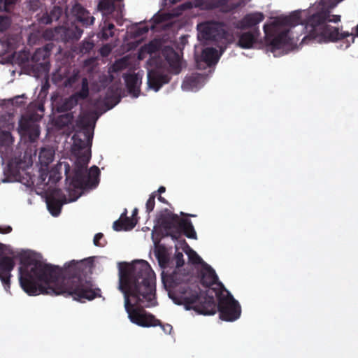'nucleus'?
Returning <instances> with one entry per match:
<instances>
[{
    "mask_svg": "<svg viewBox=\"0 0 358 358\" xmlns=\"http://www.w3.org/2000/svg\"><path fill=\"white\" fill-rule=\"evenodd\" d=\"M180 0H164L166 4H173Z\"/></svg>",
    "mask_w": 358,
    "mask_h": 358,
    "instance_id": "obj_38",
    "label": "nucleus"
},
{
    "mask_svg": "<svg viewBox=\"0 0 358 358\" xmlns=\"http://www.w3.org/2000/svg\"><path fill=\"white\" fill-rule=\"evenodd\" d=\"M10 21L8 17L0 16V31L6 30L10 25Z\"/></svg>",
    "mask_w": 358,
    "mask_h": 358,
    "instance_id": "obj_27",
    "label": "nucleus"
},
{
    "mask_svg": "<svg viewBox=\"0 0 358 358\" xmlns=\"http://www.w3.org/2000/svg\"><path fill=\"white\" fill-rule=\"evenodd\" d=\"M356 36H358V24L356 27Z\"/></svg>",
    "mask_w": 358,
    "mask_h": 358,
    "instance_id": "obj_46",
    "label": "nucleus"
},
{
    "mask_svg": "<svg viewBox=\"0 0 358 358\" xmlns=\"http://www.w3.org/2000/svg\"><path fill=\"white\" fill-rule=\"evenodd\" d=\"M71 118V116H70L69 115H64V116H62V120L65 119V121H66V122H70Z\"/></svg>",
    "mask_w": 358,
    "mask_h": 358,
    "instance_id": "obj_40",
    "label": "nucleus"
},
{
    "mask_svg": "<svg viewBox=\"0 0 358 358\" xmlns=\"http://www.w3.org/2000/svg\"><path fill=\"white\" fill-rule=\"evenodd\" d=\"M152 239L155 244V255L158 260L159 264L162 268H165L169 261V253L167 249L157 243L154 238V234L152 233Z\"/></svg>",
    "mask_w": 358,
    "mask_h": 358,
    "instance_id": "obj_14",
    "label": "nucleus"
},
{
    "mask_svg": "<svg viewBox=\"0 0 358 358\" xmlns=\"http://www.w3.org/2000/svg\"><path fill=\"white\" fill-rule=\"evenodd\" d=\"M99 9L103 12V15L110 14L114 8L113 0H101L99 3Z\"/></svg>",
    "mask_w": 358,
    "mask_h": 358,
    "instance_id": "obj_22",
    "label": "nucleus"
},
{
    "mask_svg": "<svg viewBox=\"0 0 358 358\" xmlns=\"http://www.w3.org/2000/svg\"><path fill=\"white\" fill-rule=\"evenodd\" d=\"M336 19H337L336 20H337V23H338V22L341 21V15H337Z\"/></svg>",
    "mask_w": 358,
    "mask_h": 358,
    "instance_id": "obj_45",
    "label": "nucleus"
},
{
    "mask_svg": "<svg viewBox=\"0 0 358 358\" xmlns=\"http://www.w3.org/2000/svg\"><path fill=\"white\" fill-rule=\"evenodd\" d=\"M152 29H166L173 22L172 15L169 13H159L152 18Z\"/></svg>",
    "mask_w": 358,
    "mask_h": 358,
    "instance_id": "obj_13",
    "label": "nucleus"
},
{
    "mask_svg": "<svg viewBox=\"0 0 358 358\" xmlns=\"http://www.w3.org/2000/svg\"><path fill=\"white\" fill-rule=\"evenodd\" d=\"M17 0H0V11H8Z\"/></svg>",
    "mask_w": 358,
    "mask_h": 358,
    "instance_id": "obj_26",
    "label": "nucleus"
},
{
    "mask_svg": "<svg viewBox=\"0 0 358 358\" xmlns=\"http://www.w3.org/2000/svg\"><path fill=\"white\" fill-rule=\"evenodd\" d=\"M355 35L348 31H343L337 27V49L345 50L354 43Z\"/></svg>",
    "mask_w": 358,
    "mask_h": 358,
    "instance_id": "obj_11",
    "label": "nucleus"
},
{
    "mask_svg": "<svg viewBox=\"0 0 358 358\" xmlns=\"http://www.w3.org/2000/svg\"><path fill=\"white\" fill-rule=\"evenodd\" d=\"M11 230V228L10 227H6L5 228H1L0 227V233H2V234H7V233H9Z\"/></svg>",
    "mask_w": 358,
    "mask_h": 358,
    "instance_id": "obj_37",
    "label": "nucleus"
},
{
    "mask_svg": "<svg viewBox=\"0 0 358 358\" xmlns=\"http://www.w3.org/2000/svg\"><path fill=\"white\" fill-rule=\"evenodd\" d=\"M158 199L162 201V202H165V199L164 198H163L162 196H159Z\"/></svg>",
    "mask_w": 358,
    "mask_h": 358,
    "instance_id": "obj_44",
    "label": "nucleus"
},
{
    "mask_svg": "<svg viewBox=\"0 0 358 358\" xmlns=\"http://www.w3.org/2000/svg\"><path fill=\"white\" fill-rule=\"evenodd\" d=\"M336 0H321L314 3L308 10L298 11L292 15V19L302 21L307 18L305 27L303 24L289 27L288 20L280 18L271 19L264 27L265 38L269 50L275 57L280 56L292 50L299 40V33L303 29L306 35L302 43L311 38L320 43L334 42L336 38V29L329 23L336 22L332 14Z\"/></svg>",
    "mask_w": 358,
    "mask_h": 358,
    "instance_id": "obj_1",
    "label": "nucleus"
},
{
    "mask_svg": "<svg viewBox=\"0 0 358 358\" xmlns=\"http://www.w3.org/2000/svg\"><path fill=\"white\" fill-rule=\"evenodd\" d=\"M80 35H81V31H79V32H78V36H80Z\"/></svg>",
    "mask_w": 358,
    "mask_h": 358,
    "instance_id": "obj_49",
    "label": "nucleus"
},
{
    "mask_svg": "<svg viewBox=\"0 0 358 358\" xmlns=\"http://www.w3.org/2000/svg\"><path fill=\"white\" fill-rule=\"evenodd\" d=\"M336 1H337V4H338V3H340L341 1H342L343 0H336Z\"/></svg>",
    "mask_w": 358,
    "mask_h": 358,
    "instance_id": "obj_48",
    "label": "nucleus"
},
{
    "mask_svg": "<svg viewBox=\"0 0 358 358\" xmlns=\"http://www.w3.org/2000/svg\"><path fill=\"white\" fill-rule=\"evenodd\" d=\"M141 80L142 75H140L139 73L129 74L124 77L127 87L134 97H137L138 96Z\"/></svg>",
    "mask_w": 358,
    "mask_h": 358,
    "instance_id": "obj_12",
    "label": "nucleus"
},
{
    "mask_svg": "<svg viewBox=\"0 0 358 358\" xmlns=\"http://www.w3.org/2000/svg\"><path fill=\"white\" fill-rule=\"evenodd\" d=\"M55 150L50 147L41 148L38 155L37 166L42 181H45L50 173V164L54 161Z\"/></svg>",
    "mask_w": 358,
    "mask_h": 358,
    "instance_id": "obj_9",
    "label": "nucleus"
},
{
    "mask_svg": "<svg viewBox=\"0 0 358 358\" xmlns=\"http://www.w3.org/2000/svg\"><path fill=\"white\" fill-rule=\"evenodd\" d=\"M126 213H127V210H125V211L122 214V216L120 217V218L113 223V229L115 231H121V230L128 231V230H131L136 224L137 220H136V217H131V218L125 217V218H123V215H125Z\"/></svg>",
    "mask_w": 358,
    "mask_h": 358,
    "instance_id": "obj_16",
    "label": "nucleus"
},
{
    "mask_svg": "<svg viewBox=\"0 0 358 358\" xmlns=\"http://www.w3.org/2000/svg\"><path fill=\"white\" fill-rule=\"evenodd\" d=\"M72 138L73 150L76 157L73 178L71 179V176L69 174V164L62 162L57 164L55 170H52V173L49 176V180L53 182L59 180L61 178L59 171L64 167L66 180H70L68 187L70 195L69 199L62 195L61 191L57 189H53L47 193L45 199L47 208L53 216H57L60 213L64 203L76 201L81 196L84 189L95 187L99 183V168L92 166L88 171L86 170L91 157L89 134L85 131H80L74 134Z\"/></svg>",
    "mask_w": 358,
    "mask_h": 358,
    "instance_id": "obj_4",
    "label": "nucleus"
},
{
    "mask_svg": "<svg viewBox=\"0 0 358 358\" xmlns=\"http://www.w3.org/2000/svg\"><path fill=\"white\" fill-rule=\"evenodd\" d=\"M158 50V43L152 41L142 47L138 52L139 60L149 57L147 63L148 85L150 89L157 92L162 85L168 83V76L162 75V69H167L173 73H179L182 68V62L180 55L172 48H166L163 51L164 61H162L159 55H155Z\"/></svg>",
    "mask_w": 358,
    "mask_h": 358,
    "instance_id": "obj_6",
    "label": "nucleus"
},
{
    "mask_svg": "<svg viewBox=\"0 0 358 358\" xmlns=\"http://www.w3.org/2000/svg\"><path fill=\"white\" fill-rule=\"evenodd\" d=\"M183 229H184L185 235L188 238H194V239L196 238V233L194 231V227L190 222L184 223Z\"/></svg>",
    "mask_w": 358,
    "mask_h": 358,
    "instance_id": "obj_23",
    "label": "nucleus"
},
{
    "mask_svg": "<svg viewBox=\"0 0 358 358\" xmlns=\"http://www.w3.org/2000/svg\"><path fill=\"white\" fill-rule=\"evenodd\" d=\"M257 42V33L245 32L240 35L238 45L243 48H251Z\"/></svg>",
    "mask_w": 358,
    "mask_h": 358,
    "instance_id": "obj_19",
    "label": "nucleus"
},
{
    "mask_svg": "<svg viewBox=\"0 0 358 358\" xmlns=\"http://www.w3.org/2000/svg\"><path fill=\"white\" fill-rule=\"evenodd\" d=\"M161 327H162L163 331L166 334H170L171 332V330H172L171 325L167 324H165V325H162Z\"/></svg>",
    "mask_w": 358,
    "mask_h": 358,
    "instance_id": "obj_35",
    "label": "nucleus"
},
{
    "mask_svg": "<svg viewBox=\"0 0 358 358\" xmlns=\"http://www.w3.org/2000/svg\"><path fill=\"white\" fill-rule=\"evenodd\" d=\"M71 13L78 21L85 24H92L94 22V17L89 16V13L79 4H76L72 7Z\"/></svg>",
    "mask_w": 358,
    "mask_h": 358,
    "instance_id": "obj_15",
    "label": "nucleus"
},
{
    "mask_svg": "<svg viewBox=\"0 0 358 358\" xmlns=\"http://www.w3.org/2000/svg\"><path fill=\"white\" fill-rule=\"evenodd\" d=\"M20 257L19 281L29 296L39 294L71 296V278L63 277L62 268L42 263L31 251H15L0 243V280L4 291L11 295L10 272L14 268L13 258Z\"/></svg>",
    "mask_w": 358,
    "mask_h": 358,
    "instance_id": "obj_2",
    "label": "nucleus"
},
{
    "mask_svg": "<svg viewBox=\"0 0 358 358\" xmlns=\"http://www.w3.org/2000/svg\"><path fill=\"white\" fill-rule=\"evenodd\" d=\"M62 13V10L59 7H55L51 11L50 15L43 17L41 22L44 24L51 23L54 20H57Z\"/></svg>",
    "mask_w": 358,
    "mask_h": 358,
    "instance_id": "obj_21",
    "label": "nucleus"
},
{
    "mask_svg": "<svg viewBox=\"0 0 358 358\" xmlns=\"http://www.w3.org/2000/svg\"><path fill=\"white\" fill-rule=\"evenodd\" d=\"M137 213H138L137 208L134 209L133 213H132V217H134L135 216H136Z\"/></svg>",
    "mask_w": 358,
    "mask_h": 358,
    "instance_id": "obj_43",
    "label": "nucleus"
},
{
    "mask_svg": "<svg viewBox=\"0 0 358 358\" xmlns=\"http://www.w3.org/2000/svg\"><path fill=\"white\" fill-rule=\"evenodd\" d=\"M103 235L101 233L96 234L94 237V244L96 246H102L103 245L99 243V241L102 238Z\"/></svg>",
    "mask_w": 358,
    "mask_h": 358,
    "instance_id": "obj_32",
    "label": "nucleus"
},
{
    "mask_svg": "<svg viewBox=\"0 0 358 358\" xmlns=\"http://www.w3.org/2000/svg\"><path fill=\"white\" fill-rule=\"evenodd\" d=\"M119 289L124 294V308L131 322L142 327L161 325L154 315L144 310L157 303L155 273L144 260L119 263Z\"/></svg>",
    "mask_w": 358,
    "mask_h": 358,
    "instance_id": "obj_3",
    "label": "nucleus"
},
{
    "mask_svg": "<svg viewBox=\"0 0 358 358\" xmlns=\"http://www.w3.org/2000/svg\"><path fill=\"white\" fill-rule=\"evenodd\" d=\"M155 193L150 195L148 200L146 202V210L147 212H150L153 210L155 207Z\"/></svg>",
    "mask_w": 358,
    "mask_h": 358,
    "instance_id": "obj_29",
    "label": "nucleus"
},
{
    "mask_svg": "<svg viewBox=\"0 0 358 358\" xmlns=\"http://www.w3.org/2000/svg\"><path fill=\"white\" fill-rule=\"evenodd\" d=\"M202 1L208 3L206 6V8H211V7L214 6V5L210 3L211 0H202Z\"/></svg>",
    "mask_w": 358,
    "mask_h": 358,
    "instance_id": "obj_39",
    "label": "nucleus"
},
{
    "mask_svg": "<svg viewBox=\"0 0 358 358\" xmlns=\"http://www.w3.org/2000/svg\"><path fill=\"white\" fill-rule=\"evenodd\" d=\"M264 17L262 13H255L246 15L239 23L238 27L241 29L252 27L264 20Z\"/></svg>",
    "mask_w": 358,
    "mask_h": 358,
    "instance_id": "obj_17",
    "label": "nucleus"
},
{
    "mask_svg": "<svg viewBox=\"0 0 358 358\" xmlns=\"http://www.w3.org/2000/svg\"><path fill=\"white\" fill-rule=\"evenodd\" d=\"M162 282L169 297L173 302L182 306L186 310H193L201 315H214L216 305L213 294L219 293L223 289L222 285L217 282V278L211 267L204 264L202 271V283L208 287V298H204L196 285L190 283L191 276L185 275L179 269L171 275L162 273Z\"/></svg>",
    "mask_w": 358,
    "mask_h": 358,
    "instance_id": "obj_5",
    "label": "nucleus"
},
{
    "mask_svg": "<svg viewBox=\"0 0 358 358\" xmlns=\"http://www.w3.org/2000/svg\"><path fill=\"white\" fill-rule=\"evenodd\" d=\"M23 97V96H15L13 99V103H17V100L20 99H22Z\"/></svg>",
    "mask_w": 358,
    "mask_h": 358,
    "instance_id": "obj_41",
    "label": "nucleus"
},
{
    "mask_svg": "<svg viewBox=\"0 0 358 358\" xmlns=\"http://www.w3.org/2000/svg\"><path fill=\"white\" fill-rule=\"evenodd\" d=\"M114 28L113 24H108V27L106 28H103L102 29V37L105 39L108 38L110 36H113L112 29Z\"/></svg>",
    "mask_w": 358,
    "mask_h": 358,
    "instance_id": "obj_28",
    "label": "nucleus"
},
{
    "mask_svg": "<svg viewBox=\"0 0 358 358\" xmlns=\"http://www.w3.org/2000/svg\"><path fill=\"white\" fill-rule=\"evenodd\" d=\"M177 267L179 268L180 266L183 265L184 260H183V255L180 252H177L175 257Z\"/></svg>",
    "mask_w": 358,
    "mask_h": 358,
    "instance_id": "obj_31",
    "label": "nucleus"
},
{
    "mask_svg": "<svg viewBox=\"0 0 358 358\" xmlns=\"http://www.w3.org/2000/svg\"><path fill=\"white\" fill-rule=\"evenodd\" d=\"M127 65L126 64V59L124 58L121 60H119L117 61L115 64V69H120V68H122L124 66H125Z\"/></svg>",
    "mask_w": 358,
    "mask_h": 358,
    "instance_id": "obj_33",
    "label": "nucleus"
},
{
    "mask_svg": "<svg viewBox=\"0 0 358 358\" xmlns=\"http://www.w3.org/2000/svg\"><path fill=\"white\" fill-rule=\"evenodd\" d=\"M76 95H77V99L78 97H80L81 99H84L87 96V95H88V83H87V79L83 80L82 90H80V92L78 94H76Z\"/></svg>",
    "mask_w": 358,
    "mask_h": 358,
    "instance_id": "obj_25",
    "label": "nucleus"
},
{
    "mask_svg": "<svg viewBox=\"0 0 358 358\" xmlns=\"http://www.w3.org/2000/svg\"><path fill=\"white\" fill-rule=\"evenodd\" d=\"M206 78L199 73H194L186 77L182 84V89L187 92H195L204 85Z\"/></svg>",
    "mask_w": 358,
    "mask_h": 358,
    "instance_id": "obj_10",
    "label": "nucleus"
},
{
    "mask_svg": "<svg viewBox=\"0 0 358 358\" xmlns=\"http://www.w3.org/2000/svg\"><path fill=\"white\" fill-rule=\"evenodd\" d=\"M198 38L200 41H215L218 43L219 52L214 48H207L203 50L200 58L196 62L199 69H205L217 62L225 45L230 42L223 26L214 22H206L197 25Z\"/></svg>",
    "mask_w": 358,
    "mask_h": 358,
    "instance_id": "obj_7",
    "label": "nucleus"
},
{
    "mask_svg": "<svg viewBox=\"0 0 358 358\" xmlns=\"http://www.w3.org/2000/svg\"><path fill=\"white\" fill-rule=\"evenodd\" d=\"M148 31V27H145L144 25H141L138 28V33L137 34L138 35H141L143 34V33H145Z\"/></svg>",
    "mask_w": 358,
    "mask_h": 358,
    "instance_id": "obj_34",
    "label": "nucleus"
},
{
    "mask_svg": "<svg viewBox=\"0 0 358 358\" xmlns=\"http://www.w3.org/2000/svg\"><path fill=\"white\" fill-rule=\"evenodd\" d=\"M176 250L179 248H182L184 252L188 256L189 259L192 262V264H201L203 266L205 264L201 258L196 254L195 251H194L192 248L189 247V245L183 241H178L176 244Z\"/></svg>",
    "mask_w": 358,
    "mask_h": 358,
    "instance_id": "obj_18",
    "label": "nucleus"
},
{
    "mask_svg": "<svg viewBox=\"0 0 358 358\" xmlns=\"http://www.w3.org/2000/svg\"><path fill=\"white\" fill-rule=\"evenodd\" d=\"M75 263H76V262H75V261H72V262H70L69 264H74Z\"/></svg>",
    "mask_w": 358,
    "mask_h": 358,
    "instance_id": "obj_47",
    "label": "nucleus"
},
{
    "mask_svg": "<svg viewBox=\"0 0 358 358\" xmlns=\"http://www.w3.org/2000/svg\"><path fill=\"white\" fill-rule=\"evenodd\" d=\"M78 99L77 95H73L67 99L62 106V109L64 110H71L74 106L77 104Z\"/></svg>",
    "mask_w": 358,
    "mask_h": 358,
    "instance_id": "obj_24",
    "label": "nucleus"
},
{
    "mask_svg": "<svg viewBox=\"0 0 358 358\" xmlns=\"http://www.w3.org/2000/svg\"><path fill=\"white\" fill-rule=\"evenodd\" d=\"M110 48L108 46H104L101 49V53L103 55H107L108 53L110 52Z\"/></svg>",
    "mask_w": 358,
    "mask_h": 358,
    "instance_id": "obj_36",
    "label": "nucleus"
},
{
    "mask_svg": "<svg viewBox=\"0 0 358 358\" xmlns=\"http://www.w3.org/2000/svg\"><path fill=\"white\" fill-rule=\"evenodd\" d=\"M218 301L220 316L222 320L233 322L241 315V307L232 296L227 290H221L216 293Z\"/></svg>",
    "mask_w": 358,
    "mask_h": 358,
    "instance_id": "obj_8",
    "label": "nucleus"
},
{
    "mask_svg": "<svg viewBox=\"0 0 358 358\" xmlns=\"http://www.w3.org/2000/svg\"><path fill=\"white\" fill-rule=\"evenodd\" d=\"M165 192V187L162 186L160 187L159 189H158V192L159 193H164Z\"/></svg>",
    "mask_w": 358,
    "mask_h": 358,
    "instance_id": "obj_42",
    "label": "nucleus"
},
{
    "mask_svg": "<svg viewBox=\"0 0 358 358\" xmlns=\"http://www.w3.org/2000/svg\"><path fill=\"white\" fill-rule=\"evenodd\" d=\"M22 135L27 136L31 141H34L39 136L40 131L38 125L34 124L27 129H22Z\"/></svg>",
    "mask_w": 358,
    "mask_h": 358,
    "instance_id": "obj_20",
    "label": "nucleus"
},
{
    "mask_svg": "<svg viewBox=\"0 0 358 358\" xmlns=\"http://www.w3.org/2000/svg\"><path fill=\"white\" fill-rule=\"evenodd\" d=\"M48 55V52L45 49H39L37 51H36L34 59L36 60H38L39 57L42 56L43 58H45Z\"/></svg>",
    "mask_w": 358,
    "mask_h": 358,
    "instance_id": "obj_30",
    "label": "nucleus"
}]
</instances>
